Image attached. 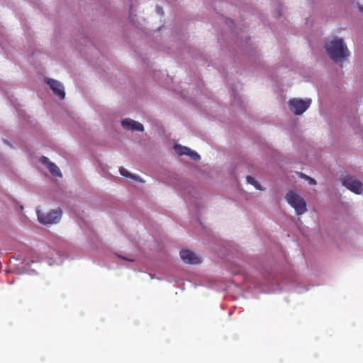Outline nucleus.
Returning <instances> with one entry per match:
<instances>
[{"label":"nucleus","mask_w":363,"mask_h":363,"mask_svg":"<svg viewBox=\"0 0 363 363\" xmlns=\"http://www.w3.org/2000/svg\"><path fill=\"white\" fill-rule=\"evenodd\" d=\"M325 48L330 57L336 62L345 60L350 55L347 46L340 38L326 43Z\"/></svg>","instance_id":"1"},{"label":"nucleus","mask_w":363,"mask_h":363,"mask_svg":"<svg viewBox=\"0 0 363 363\" xmlns=\"http://www.w3.org/2000/svg\"><path fill=\"white\" fill-rule=\"evenodd\" d=\"M286 199L295 209L297 215H302L307 211L306 201L294 191L288 192L286 195Z\"/></svg>","instance_id":"2"},{"label":"nucleus","mask_w":363,"mask_h":363,"mask_svg":"<svg viewBox=\"0 0 363 363\" xmlns=\"http://www.w3.org/2000/svg\"><path fill=\"white\" fill-rule=\"evenodd\" d=\"M37 215L39 222L47 225L57 223L60 219L62 212L60 210H53L47 213H43L38 210Z\"/></svg>","instance_id":"3"},{"label":"nucleus","mask_w":363,"mask_h":363,"mask_svg":"<svg viewBox=\"0 0 363 363\" xmlns=\"http://www.w3.org/2000/svg\"><path fill=\"white\" fill-rule=\"evenodd\" d=\"M311 99L303 100L298 99H291L289 102L290 110L296 115L304 113L311 104Z\"/></svg>","instance_id":"4"},{"label":"nucleus","mask_w":363,"mask_h":363,"mask_svg":"<svg viewBox=\"0 0 363 363\" xmlns=\"http://www.w3.org/2000/svg\"><path fill=\"white\" fill-rule=\"evenodd\" d=\"M342 185L347 189L355 193L360 194L363 190L362 183L353 177L347 176L342 179Z\"/></svg>","instance_id":"5"},{"label":"nucleus","mask_w":363,"mask_h":363,"mask_svg":"<svg viewBox=\"0 0 363 363\" xmlns=\"http://www.w3.org/2000/svg\"><path fill=\"white\" fill-rule=\"evenodd\" d=\"M45 82L50 86L53 93L57 96L60 99H64L65 97V92L62 84L53 79H45Z\"/></svg>","instance_id":"6"},{"label":"nucleus","mask_w":363,"mask_h":363,"mask_svg":"<svg viewBox=\"0 0 363 363\" xmlns=\"http://www.w3.org/2000/svg\"><path fill=\"white\" fill-rule=\"evenodd\" d=\"M180 257L187 264H198L200 262V259L196 255L189 250H182L180 252Z\"/></svg>","instance_id":"7"},{"label":"nucleus","mask_w":363,"mask_h":363,"mask_svg":"<svg viewBox=\"0 0 363 363\" xmlns=\"http://www.w3.org/2000/svg\"><path fill=\"white\" fill-rule=\"evenodd\" d=\"M40 161L42 164L45 165L49 169L50 172L55 177H62V173L58 167L53 162H50L49 159L45 156L40 157Z\"/></svg>","instance_id":"8"},{"label":"nucleus","mask_w":363,"mask_h":363,"mask_svg":"<svg viewBox=\"0 0 363 363\" xmlns=\"http://www.w3.org/2000/svg\"><path fill=\"white\" fill-rule=\"evenodd\" d=\"M122 126L127 130L143 131V124L131 119H124L121 121Z\"/></svg>","instance_id":"9"},{"label":"nucleus","mask_w":363,"mask_h":363,"mask_svg":"<svg viewBox=\"0 0 363 363\" xmlns=\"http://www.w3.org/2000/svg\"><path fill=\"white\" fill-rule=\"evenodd\" d=\"M174 150L179 155H186L190 152V148L179 145H175Z\"/></svg>","instance_id":"10"},{"label":"nucleus","mask_w":363,"mask_h":363,"mask_svg":"<svg viewBox=\"0 0 363 363\" xmlns=\"http://www.w3.org/2000/svg\"><path fill=\"white\" fill-rule=\"evenodd\" d=\"M119 172L121 173V174L123 177H130V178H132L135 180H138V177L136 176H133L130 173H129V172L125 169L124 167H120L119 169Z\"/></svg>","instance_id":"11"},{"label":"nucleus","mask_w":363,"mask_h":363,"mask_svg":"<svg viewBox=\"0 0 363 363\" xmlns=\"http://www.w3.org/2000/svg\"><path fill=\"white\" fill-rule=\"evenodd\" d=\"M247 181L249 184L253 185L257 189H262L260 184L255 179L254 177L251 176H247Z\"/></svg>","instance_id":"12"},{"label":"nucleus","mask_w":363,"mask_h":363,"mask_svg":"<svg viewBox=\"0 0 363 363\" xmlns=\"http://www.w3.org/2000/svg\"><path fill=\"white\" fill-rule=\"evenodd\" d=\"M190 157L193 160L197 161L200 160V155L195 151L190 149V152L186 155Z\"/></svg>","instance_id":"13"},{"label":"nucleus","mask_w":363,"mask_h":363,"mask_svg":"<svg viewBox=\"0 0 363 363\" xmlns=\"http://www.w3.org/2000/svg\"><path fill=\"white\" fill-rule=\"evenodd\" d=\"M300 174H301V177L307 179L311 185L316 184V181L314 179H313V178H311V177H308V176H307V175H306V174H304L303 173H301Z\"/></svg>","instance_id":"14"},{"label":"nucleus","mask_w":363,"mask_h":363,"mask_svg":"<svg viewBox=\"0 0 363 363\" xmlns=\"http://www.w3.org/2000/svg\"><path fill=\"white\" fill-rule=\"evenodd\" d=\"M359 8V10H360L362 12H363V6H360Z\"/></svg>","instance_id":"15"}]
</instances>
